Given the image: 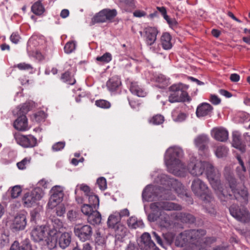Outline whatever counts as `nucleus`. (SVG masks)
Segmentation results:
<instances>
[{
  "label": "nucleus",
  "instance_id": "1",
  "mask_svg": "<svg viewBox=\"0 0 250 250\" xmlns=\"http://www.w3.org/2000/svg\"><path fill=\"white\" fill-rule=\"evenodd\" d=\"M187 169L193 176H200L205 172L207 177L218 198L222 200H225L226 196L220 180V173L211 163L199 161L195 157H191L188 165L186 166V169Z\"/></svg>",
  "mask_w": 250,
  "mask_h": 250
},
{
  "label": "nucleus",
  "instance_id": "2",
  "mask_svg": "<svg viewBox=\"0 0 250 250\" xmlns=\"http://www.w3.org/2000/svg\"><path fill=\"white\" fill-rule=\"evenodd\" d=\"M224 176L229 187L225 188L223 184L221 183L225 196L227 197H225L224 200L219 198L220 201L223 204H225L229 200L234 198L243 205L247 204L249 201V193L246 188L244 186L241 187L238 186L233 173L229 170H225Z\"/></svg>",
  "mask_w": 250,
  "mask_h": 250
},
{
  "label": "nucleus",
  "instance_id": "3",
  "mask_svg": "<svg viewBox=\"0 0 250 250\" xmlns=\"http://www.w3.org/2000/svg\"><path fill=\"white\" fill-rule=\"evenodd\" d=\"M150 208L154 211H160L159 224L162 228L167 229H171L176 225V221L170 214L165 211L181 210L182 206L177 203L168 201H160L152 203L150 205Z\"/></svg>",
  "mask_w": 250,
  "mask_h": 250
},
{
  "label": "nucleus",
  "instance_id": "4",
  "mask_svg": "<svg viewBox=\"0 0 250 250\" xmlns=\"http://www.w3.org/2000/svg\"><path fill=\"white\" fill-rule=\"evenodd\" d=\"M191 189L194 195L203 201L206 211L210 215H215V201L207 184L199 178H195L192 181Z\"/></svg>",
  "mask_w": 250,
  "mask_h": 250
},
{
  "label": "nucleus",
  "instance_id": "5",
  "mask_svg": "<svg viewBox=\"0 0 250 250\" xmlns=\"http://www.w3.org/2000/svg\"><path fill=\"white\" fill-rule=\"evenodd\" d=\"M183 155V151L179 147H170L167 150L165 162L170 173L178 176H184L186 165L180 160Z\"/></svg>",
  "mask_w": 250,
  "mask_h": 250
},
{
  "label": "nucleus",
  "instance_id": "6",
  "mask_svg": "<svg viewBox=\"0 0 250 250\" xmlns=\"http://www.w3.org/2000/svg\"><path fill=\"white\" fill-rule=\"evenodd\" d=\"M206 234V231L203 229L186 230L176 237L175 245L177 247H184L189 244L192 250H201V238Z\"/></svg>",
  "mask_w": 250,
  "mask_h": 250
},
{
  "label": "nucleus",
  "instance_id": "7",
  "mask_svg": "<svg viewBox=\"0 0 250 250\" xmlns=\"http://www.w3.org/2000/svg\"><path fill=\"white\" fill-rule=\"evenodd\" d=\"M46 246L50 250L55 248L57 244L62 249H65L69 246L71 241V233L63 232L56 234V231L51 232L50 237L47 238Z\"/></svg>",
  "mask_w": 250,
  "mask_h": 250
},
{
  "label": "nucleus",
  "instance_id": "8",
  "mask_svg": "<svg viewBox=\"0 0 250 250\" xmlns=\"http://www.w3.org/2000/svg\"><path fill=\"white\" fill-rule=\"evenodd\" d=\"M188 88V85L182 83L172 84L169 88L171 92L168 97L169 102H189L190 98L187 91Z\"/></svg>",
  "mask_w": 250,
  "mask_h": 250
},
{
  "label": "nucleus",
  "instance_id": "9",
  "mask_svg": "<svg viewBox=\"0 0 250 250\" xmlns=\"http://www.w3.org/2000/svg\"><path fill=\"white\" fill-rule=\"evenodd\" d=\"M231 215L237 221L247 223L250 220V213L244 206L233 204L229 208Z\"/></svg>",
  "mask_w": 250,
  "mask_h": 250
},
{
  "label": "nucleus",
  "instance_id": "10",
  "mask_svg": "<svg viewBox=\"0 0 250 250\" xmlns=\"http://www.w3.org/2000/svg\"><path fill=\"white\" fill-rule=\"evenodd\" d=\"M82 212L87 216L88 221L93 225L99 224L102 220L101 213L90 205L83 204L81 207Z\"/></svg>",
  "mask_w": 250,
  "mask_h": 250
},
{
  "label": "nucleus",
  "instance_id": "11",
  "mask_svg": "<svg viewBox=\"0 0 250 250\" xmlns=\"http://www.w3.org/2000/svg\"><path fill=\"white\" fill-rule=\"evenodd\" d=\"M117 15V12L115 9H104L93 17L92 19L91 22L93 24H94L97 23H103L106 21H110L113 20Z\"/></svg>",
  "mask_w": 250,
  "mask_h": 250
},
{
  "label": "nucleus",
  "instance_id": "12",
  "mask_svg": "<svg viewBox=\"0 0 250 250\" xmlns=\"http://www.w3.org/2000/svg\"><path fill=\"white\" fill-rule=\"evenodd\" d=\"M40 189L35 188L31 192L26 193L22 197V203L24 207L30 208L35 206L42 197Z\"/></svg>",
  "mask_w": 250,
  "mask_h": 250
},
{
  "label": "nucleus",
  "instance_id": "13",
  "mask_svg": "<svg viewBox=\"0 0 250 250\" xmlns=\"http://www.w3.org/2000/svg\"><path fill=\"white\" fill-rule=\"evenodd\" d=\"M47 228L45 226H37L31 232V237L36 242H41L46 246V239L49 237Z\"/></svg>",
  "mask_w": 250,
  "mask_h": 250
},
{
  "label": "nucleus",
  "instance_id": "14",
  "mask_svg": "<svg viewBox=\"0 0 250 250\" xmlns=\"http://www.w3.org/2000/svg\"><path fill=\"white\" fill-rule=\"evenodd\" d=\"M74 232L82 241L89 240L93 233L91 227L88 225H77L74 229Z\"/></svg>",
  "mask_w": 250,
  "mask_h": 250
},
{
  "label": "nucleus",
  "instance_id": "15",
  "mask_svg": "<svg viewBox=\"0 0 250 250\" xmlns=\"http://www.w3.org/2000/svg\"><path fill=\"white\" fill-rule=\"evenodd\" d=\"M16 142L24 148L33 147L37 144V139L31 135H23L20 133L14 135Z\"/></svg>",
  "mask_w": 250,
  "mask_h": 250
},
{
  "label": "nucleus",
  "instance_id": "16",
  "mask_svg": "<svg viewBox=\"0 0 250 250\" xmlns=\"http://www.w3.org/2000/svg\"><path fill=\"white\" fill-rule=\"evenodd\" d=\"M159 31L155 27L148 26L144 29L143 33L140 32V34L144 39L146 45L152 46L157 40Z\"/></svg>",
  "mask_w": 250,
  "mask_h": 250
},
{
  "label": "nucleus",
  "instance_id": "17",
  "mask_svg": "<svg viewBox=\"0 0 250 250\" xmlns=\"http://www.w3.org/2000/svg\"><path fill=\"white\" fill-rule=\"evenodd\" d=\"M51 196L48 205L52 208L62 201L64 193L63 188L59 186H54L51 190Z\"/></svg>",
  "mask_w": 250,
  "mask_h": 250
},
{
  "label": "nucleus",
  "instance_id": "18",
  "mask_svg": "<svg viewBox=\"0 0 250 250\" xmlns=\"http://www.w3.org/2000/svg\"><path fill=\"white\" fill-rule=\"evenodd\" d=\"M139 245L141 250H159L147 232H145L142 235Z\"/></svg>",
  "mask_w": 250,
  "mask_h": 250
},
{
  "label": "nucleus",
  "instance_id": "19",
  "mask_svg": "<svg viewBox=\"0 0 250 250\" xmlns=\"http://www.w3.org/2000/svg\"><path fill=\"white\" fill-rule=\"evenodd\" d=\"M107 90L111 93L116 94L121 91L122 82L120 78L117 75L110 78L106 83Z\"/></svg>",
  "mask_w": 250,
  "mask_h": 250
},
{
  "label": "nucleus",
  "instance_id": "20",
  "mask_svg": "<svg viewBox=\"0 0 250 250\" xmlns=\"http://www.w3.org/2000/svg\"><path fill=\"white\" fill-rule=\"evenodd\" d=\"M209 139L207 136L200 135L194 139V144L201 155L206 154L208 152V144Z\"/></svg>",
  "mask_w": 250,
  "mask_h": 250
},
{
  "label": "nucleus",
  "instance_id": "21",
  "mask_svg": "<svg viewBox=\"0 0 250 250\" xmlns=\"http://www.w3.org/2000/svg\"><path fill=\"white\" fill-rule=\"evenodd\" d=\"M27 213H20L15 217L12 228L15 231L23 230L25 229L26 224Z\"/></svg>",
  "mask_w": 250,
  "mask_h": 250
},
{
  "label": "nucleus",
  "instance_id": "22",
  "mask_svg": "<svg viewBox=\"0 0 250 250\" xmlns=\"http://www.w3.org/2000/svg\"><path fill=\"white\" fill-rule=\"evenodd\" d=\"M171 216L175 220L184 223L193 224L196 221L194 215L187 212H173L171 213Z\"/></svg>",
  "mask_w": 250,
  "mask_h": 250
},
{
  "label": "nucleus",
  "instance_id": "23",
  "mask_svg": "<svg viewBox=\"0 0 250 250\" xmlns=\"http://www.w3.org/2000/svg\"><path fill=\"white\" fill-rule=\"evenodd\" d=\"M158 188L152 185L147 186L142 192L143 199L149 202L153 200L158 196L157 190Z\"/></svg>",
  "mask_w": 250,
  "mask_h": 250
},
{
  "label": "nucleus",
  "instance_id": "24",
  "mask_svg": "<svg viewBox=\"0 0 250 250\" xmlns=\"http://www.w3.org/2000/svg\"><path fill=\"white\" fill-rule=\"evenodd\" d=\"M211 135L218 141L225 142L228 139L229 133L223 127H217L212 130Z\"/></svg>",
  "mask_w": 250,
  "mask_h": 250
},
{
  "label": "nucleus",
  "instance_id": "25",
  "mask_svg": "<svg viewBox=\"0 0 250 250\" xmlns=\"http://www.w3.org/2000/svg\"><path fill=\"white\" fill-rule=\"evenodd\" d=\"M14 127L19 131H26L29 129L28 120L26 115H18L17 119L14 122Z\"/></svg>",
  "mask_w": 250,
  "mask_h": 250
},
{
  "label": "nucleus",
  "instance_id": "26",
  "mask_svg": "<svg viewBox=\"0 0 250 250\" xmlns=\"http://www.w3.org/2000/svg\"><path fill=\"white\" fill-rule=\"evenodd\" d=\"M213 107L209 104L204 103L198 106L196 114L198 117H202L211 114Z\"/></svg>",
  "mask_w": 250,
  "mask_h": 250
},
{
  "label": "nucleus",
  "instance_id": "27",
  "mask_svg": "<svg viewBox=\"0 0 250 250\" xmlns=\"http://www.w3.org/2000/svg\"><path fill=\"white\" fill-rule=\"evenodd\" d=\"M232 145L241 152H244L246 151L245 146L242 143L241 135L238 132H233L232 133Z\"/></svg>",
  "mask_w": 250,
  "mask_h": 250
},
{
  "label": "nucleus",
  "instance_id": "28",
  "mask_svg": "<svg viewBox=\"0 0 250 250\" xmlns=\"http://www.w3.org/2000/svg\"><path fill=\"white\" fill-rule=\"evenodd\" d=\"M129 90L132 94L138 97H144L146 95V92L138 84L137 82L130 83Z\"/></svg>",
  "mask_w": 250,
  "mask_h": 250
},
{
  "label": "nucleus",
  "instance_id": "29",
  "mask_svg": "<svg viewBox=\"0 0 250 250\" xmlns=\"http://www.w3.org/2000/svg\"><path fill=\"white\" fill-rule=\"evenodd\" d=\"M161 44L164 49L168 50L171 48V36L167 32L164 33L161 37Z\"/></svg>",
  "mask_w": 250,
  "mask_h": 250
},
{
  "label": "nucleus",
  "instance_id": "30",
  "mask_svg": "<svg viewBox=\"0 0 250 250\" xmlns=\"http://www.w3.org/2000/svg\"><path fill=\"white\" fill-rule=\"evenodd\" d=\"M120 221V216L118 215L117 211H115L108 217L107 224L109 228H115L118 224H121Z\"/></svg>",
  "mask_w": 250,
  "mask_h": 250
},
{
  "label": "nucleus",
  "instance_id": "31",
  "mask_svg": "<svg viewBox=\"0 0 250 250\" xmlns=\"http://www.w3.org/2000/svg\"><path fill=\"white\" fill-rule=\"evenodd\" d=\"M154 81L157 83V86L161 88H165L168 85L169 83V79L161 74L154 76Z\"/></svg>",
  "mask_w": 250,
  "mask_h": 250
},
{
  "label": "nucleus",
  "instance_id": "32",
  "mask_svg": "<svg viewBox=\"0 0 250 250\" xmlns=\"http://www.w3.org/2000/svg\"><path fill=\"white\" fill-rule=\"evenodd\" d=\"M127 225L131 229H136L137 228H143L144 224L142 220H138L136 217L132 216L127 220Z\"/></svg>",
  "mask_w": 250,
  "mask_h": 250
},
{
  "label": "nucleus",
  "instance_id": "33",
  "mask_svg": "<svg viewBox=\"0 0 250 250\" xmlns=\"http://www.w3.org/2000/svg\"><path fill=\"white\" fill-rule=\"evenodd\" d=\"M236 158L240 164V166L237 167L236 168V172L240 179L241 180H243L245 178V173L246 172V168L241 156L239 155H237Z\"/></svg>",
  "mask_w": 250,
  "mask_h": 250
},
{
  "label": "nucleus",
  "instance_id": "34",
  "mask_svg": "<svg viewBox=\"0 0 250 250\" xmlns=\"http://www.w3.org/2000/svg\"><path fill=\"white\" fill-rule=\"evenodd\" d=\"M31 247L27 242L20 244L17 241H15L11 246L9 250H31Z\"/></svg>",
  "mask_w": 250,
  "mask_h": 250
},
{
  "label": "nucleus",
  "instance_id": "35",
  "mask_svg": "<svg viewBox=\"0 0 250 250\" xmlns=\"http://www.w3.org/2000/svg\"><path fill=\"white\" fill-rule=\"evenodd\" d=\"M171 188L178 194H182L184 192V188L181 182L174 179H170Z\"/></svg>",
  "mask_w": 250,
  "mask_h": 250
},
{
  "label": "nucleus",
  "instance_id": "36",
  "mask_svg": "<svg viewBox=\"0 0 250 250\" xmlns=\"http://www.w3.org/2000/svg\"><path fill=\"white\" fill-rule=\"evenodd\" d=\"M61 80L63 82L70 85H73L76 83V80L74 78V75L69 71H67L62 74Z\"/></svg>",
  "mask_w": 250,
  "mask_h": 250
},
{
  "label": "nucleus",
  "instance_id": "37",
  "mask_svg": "<svg viewBox=\"0 0 250 250\" xmlns=\"http://www.w3.org/2000/svg\"><path fill=\"white\" fill-rule=\"evenodd\" d=\"M120 2L125 11L131 12L135 8V2L133 0H120Z\"/></svg>",
  "mask_w": 250,
  "mask_h": 250
},
{
  "label": "nucleus",
  "instance_id": "38",
  "mask_svg": "<svg viewBox=\"0 0 250 250\" xmlns=\"http://www.w3.org/2000/svg\"><path fill=\"white\" fill-rule=\"evenodd\" d=\"M44 8L41 1L36 2L31 7V11L36 15H41L44 12Z\"/></svg>",
  "mask_w": 250,
  "mask_h": 250
},
{
  "label": "nucleus",
  "instance_id": "39",
  "mask_svg": "<svg viewBox=\"0 0 250 250\" xmlns=\"http://www.w3.org/2000/svg\"><path fill=\"white\" fill-rule=\"evenodd\" d=\"M113 229H114L115 236L117 239H122L125 235L126 228L121 224H118L115 228Z\"/></svg>",
  "mask_w": 250,
  "mask_h": 250
},
{
  "label": "nucleus",
  "instance_id": "40",
  "mask_svg": "<svg viewBox=\"0 0 250 250\" xmlns=\"http://www.w3.org/2000/svg\"><path fill=\"white\" fill-rule=\"evenodd\" d=\"M229 152V149L225 146H217L215 150L216 156L219 158L226 157Z\"/></svg>",
  "mask_w": 250,
  "mask_h": 250
},
{
  "label": "nucleus",
  "instance_id": "41",
  "mask_svg": "<svg viewBox=\"0 0 250 250\" xmlns=\"http://www.w3.org/2000/svg\"><path fill=\"white\" fill-rule=\"evenodd\" d=\"M52 224L53 228L52 229H51L49 230L48 232V235L49 237H50V233L51 232L53 231H56V234H57L58 232H60L61 231V229L63 227V224L62 222L59 219H54L52 221Z\"/></svg>",
  "mask_w": 250,
  "mask_h": 250
},
{
  "label": "nucleus",
  "instance_id": "42",
  "mask_svg": "<svg viewBox=\"0 0 250 250\" xmlns=\"http://www.w3.org/2000/svg\"><path fill=\"white\" fill-rule=\"evenodd\" d=\"M88 197L89 204L94 207L95 209H97L99 206V199L96 195H94L92 192L87 196Z\"/></svg>",
  "mask_w": 250,
  "mask_h": 250
},
{
  "label": "nucleus",
  "instance_id": "43",
  "mask_svg": "<svg viewBox=\"0 0 250 250\" xmlns=\"http://www.w3.org/2000/svg\"><path fill=\"white\" fill-rule=\"evenodd\" d=\"M163 236L166 243L169 245H171L174 242L175 233L173 232L168 231L165 233H163Z\"/></svg>",
  "mask_w": 250,
  "mask_h": 250
},
{
  "label": "nucleus",
  "instance_id": "44",
  "mask_svg": "<svg viewBox=\"0 0 250 250\" xmlns=\"http://www.w3.org/2000/svg\"><path fill=\"white\" fill-rule=\"evenodd\" d=\"M111 54L109 52H106L103 55L96 58V60L103 63H107L109 62L112 60Z\"/></svg>",
  "mask_w": 250,
  "mask_h": 250
},
{
  "label": "nucleus",
  "instance_id": "45",
  "mask_svg": "<svg viewBox=\"0 0 250 250\" xmlns=\"http://www.w3.org/2000/svg\"><path fill=\"white\" fill-rule=\"evenodd\" d=\"M164 118L161 115H156L153 116L150 120L149 123L155 125H159L163 123Z\"/></svg>",
  "mask_w": 250,
  "mask_h": 250
},
{
  "label": "nucleus",
  "instance_id": "46",
  "mask_svg": "<svg viewBox=\"0 0 250 250\" xmlns=\"http://www.w3.org/2000/svg\"><path fill=\"white\" fill-rule=\"evenodd\" d=\"M76 48V43L73 41H70L67 42L64 47V51L65 53L67 54H70L72 53Z\"/></svg>",
  "mask_w": 250,
  "mask_h": 250
},
{
  "label": "nucleus",
  "instance_id": "47",
  "mask_svg": "<svg viewBox=\"0 0 250 250\" xmlns=\"http://www.w3.org/2000/svg\"><path fill=\"white\" fill-rule=\"evenodd\" d=\"M30 109L31 105L29 103H25L23 104L19 110L18 115H26Z\"/></svg>",
  "mask_w": 250,
  "mask_h": 250
},
{
  "label": "nucleus",
  "instance_id": "48",
  "mask_svg": "<svg viewBox=\"0 0 250 250\" xmlns=\"http://www.w3.org/2000/svg\"><path fill=\"white\" fill-rule=\"evenodd\" d=\"M31 161L30 157H26L22 160L21 162L17 163V166L19 169L23 170L25 169L26 166L30 164Z\"/></svg>",
  "mask_w": 250,
  "mask_h": 250
},
{
  "label": "nucleus",
  "instance_id": "49",
  "mask_svg": "<svg viewBox=\"0 0 250 250\" xmlns=\"http://www.w3.org/2000/svg\"><path fill=\"white\" fill-rule=\"evenodd\" d=\"M152 212L148 215L147 218L149 221L151 222H155L157 220H159L160 211H154L152 208H150Z\"/></svg>",
  "mask_w": 250,
  "mask_h": 250
},
{
  "label": "nucleus",
  "instance_id": "50",
  "mask_svg": "<svg viewBox=\"0 0 250 250\" xmlns=\"http://www.w3.org/2000/svg\"><path fill=\"white\" fill-rule=\"evenodd\" d=\"M14 67L18 68L19 70L21 71L29 70L33 69V67L31 64L25 62H21L14 65Z\"/></svg>",
  "mask_w": 250,
  "mask_h": 250
},
{
  "label": "nucleus",
  "instance_id": "51",
  "mask_svg": "<svg viewBox=\"0 0 250 250\" xmlns=\"http://www.w3.org/2000/svg\"><path fill=\"white\" fill-rule=\"evenodd\" d=\"M95 104L98 107L103 108H109L111 106L110 103L104 100H99L95 102Z\"/></svg>",
  "mask_w": 250,
  "mask_h": 250
},
{
  "label": "nucleus",
  "instance_id": "52",
  "mask_svg": "<svg viewBox=\"0 0 250 250\" xmlns=\"http://www.w3.org/2000/svg\"><path fill=\"white\" fill-rule=\"evenodd\" d=\"M67 217L68 219L71 222L76 221L79 218L78 212L72 210L68 211Z\"/></svg>",
  "mask_w": 250,
  "mask_h": 250
},
{
  "label": "nucleus",
  "instance_id": "53",
  "mask_svg": "<svg viewBox=\"0 0 250 250\" xmlns=\"http://www.w3.org/2000/svg\"><path fill=\"white\" fill-rule=\"evenodd\" d=\"M65 146V142H59L52 146V150L54 152L61 151L64 148Z\"/></svg>",
  "mask_w": 250,
  "mask_h": 250
},
{
  "label": "nucleus",
  "instance_id": "54",
  "mask_svg": "<svg viewBox=\"0 0 250 250\" xmlns=\"http://www.w3.org/2000/svg\"><path fill=\"white\" fill-rule=\"evenodd\" d=\"M9 242V235L5 233H2L0 235V247H3Z\"/></svg>",
  "mask_w": 250,
  "mask_h": 250
},
{
  "label": "nucleus",
  "instance_id": "55",
  "mask_svg": "<svg viewBox=\"0 0 250 250\" xmlns=\"http://www.w3.org/2000/svg\"><path fill=\"white\" fill-rule=\"evenodd\" d=\"M97 184L102 190H105L107 188L106 181L104 177H100L97 180Z\"/></svg>",
  "mask_w": 250,
  "mask_h": 250
},
{
  "label": "nucleus",
  "instance_id": "56",
  "mask_svg": "<svg viewBox=\"0 0 250 250\" xmlns=\"http://www.w3.org/2000/svg\"><path fill=\"white\" fill-rule=\"evenodd\" d=\"M21 192V188L19 186H14L11 190V194L13 198H17Z\"/></svg>",
  "mask_w": 250,
  "mask_h": 250
},
{
  "label": "nucleus",
  "instance_id": "57",
  "mask_svg": "<svg viewBox=\"0 0 250 250\" xmlns=\"http://www.w3.org/2000/svg\"><path fill=\"white\" fill-rule=\"evenodd\" d=\"M152 235L158 244L163 248H165V244L161 237L155 231L152 232Z\"/></svg>",
  "mask_w": 250,
  "mask_h": 250
},
{
  "label": "nucleus",
  "instance_id": "58",
  "mask_svg": "<svg viewBox=\"0 0 250 250\" xmlns=\"http://www.w3.org/2000/svg\"><path fill=\"white\" fill-rule=\"evenodd\" d=\"M21 39L19 34L17 32H14L10 37V41L14 43H18Z\"/></svg>",
  "mask_w": 250,
  "mask_h": 250
},
{
  "label": "nucleus",
  "instance_id": "59",
  "mask_svg": "<svg viewBox=\"0 0 250 250\" xmlns=\"http://www.w3.org/2000/svg\"><path fill=\"white\" fill-rule=\"evenodd\" d=\"M117 213L118 215L120 216V219L121 220L123 217L129 216L130 212L128 209L124 208L121 210L119 212L117 211Z\"/></svg>",
  "mask_w": 250,
  "mask_h": 250
},
{
  "label": "nucleus",
  "instance_id": "60",
  "mask_svg": "<svg viewBox=\"0 0 250 250\" xmlns=\"http://www.w3.org/2000/svg\"><path fill=\"white\" fill-rule=\"evenodd\" d=\"M80 189L84 192L85 195L86 196L92 193V192L90 191V188L88 186L84 184L81 185L80 186Z\"/></svg>",
  "mask_w": 250,
  "mask_h": 250
},
{
  "label": "nucleus",
  "instance_id": "61",
  "mask_svg": "<svg viewBox=\"0 0 250 250\" xmlns=\"http://www.w3.org/2000/svg\"><path fill=\"white\" fill-rule=\"evenodd\" d=\"M56 210L57 216H62L65 213V208L63 206L60 205L57 207Z\"/></svg>",
  "mask_w": 250,
  "mask_h": 250
},
{
  "label": "nucleus",
  "instance_id": "62",
  "mask_svg": "<svg viewBox=\"0 0 250 250\" xmlns=\"http://www.w3.org/2000/svg\"><path fill=\"white\" fill-rule=\"evenodd\" d=\"M210 101L215 105L218 104L221 102V100L216 95H211L210 97Z\"/></svg>",
  "mask_w": 250,
  "mask_h": 250
},
{
  "label": "nucleus",
  "instance_id": "63",
  "mask_svg": "<svg viewBox=\"0 0 250 250\" xmlns=\"http://www.w3.org/2000/svg\"><path fill=\"white\" fill-rule=\"evenodd\" d=\"M229 79L232 82H237L240 80V76L236 73H233L230 75Z\"/></svg>",
  "mask_w": 250,
  "mask_h": 250
},
{
  "label": "nucleus",
  "instance_id": "64",
  "mask_svg": "<svg viewBox=\"0 0 250 250\" xmlns=\"http://www.w3.org/2000/svg\"><path fill=\"white\" fill-rule=\"evenodd\" d=\"M146 15L145 12L141 10H136L133 12V16L135 17L141 18Z\"/></svg>",
  "mask_w": 250,
  "mask_h": 250
}]
</instances>
